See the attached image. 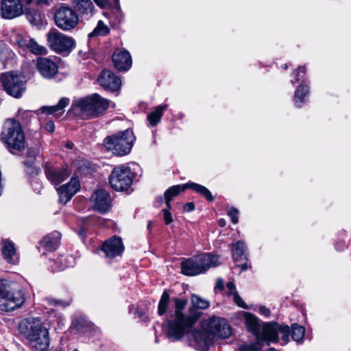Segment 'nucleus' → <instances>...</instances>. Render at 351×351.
<instances>
[{
	"instance_id": "4c0bfd02",
	"label": "nucleus",
	"mask_w": 351,
	"mask_h": 351,
	"mask_svg": "<svg viewBox=\"0 0 351 351\" xmlns=\"http://www.w3.org/2000/svg\"><path fill=\"white\" fill-rule=\"evenodd\" d=\"M108 32L109 28L108 26L102 21H99L96 27L88 34V36L90 38L96 36H106Z\"/></svg>"
},
{
	"instance_id": "f704fd0d",
	"label": "nucleus",
	"mask_w": 351,
	"mask_h": 351,
	"mask_svg": "<svg viewBox=\"0 0 351 351\" xmlns=\"http://www.w3.org/2000/svg\"><path fill=\"white\" fill-rule=\"evenodd\" d=\"M169 299L170 297L168 291H165L162 293L158 303V313L159 315H162L167 312L169 306Z\"/></svg>"
},
{
	"instance_id": "864d4df0",
	"label": "nucleus",
	"mask_w": 351,
	"mask_h": 351,
	"mask_svg": "<svg viewBox=\"0 0 351 351\" xmlns=\"http://www.w3.org/2000/svg\"><path fill=\"white\" fill-rule=\"evenodd\" d=\"M226 224V220L223 219H220L219 220V225L221 226V227H224Z\"/></svg>"
},
{
	"instance_id": "39448f33",
	"label": "nucleus",
	"mask_w": 351,
	"mask_h": 351,
	"mask_svg": "<svg viewBox=\"0 0 351 351\" xmlns=\"http://www.w3.org/2000/svg\"><path fill=\"white\" fill-rule=\"evenodd\" d=\"M25 301L21 290L12 289L8 280L0 279V311L12 312L21 308Z\"/></svg>"
},
{
	"instance_id": "2f4dec72",
	"label": "nucleus",
	"mask_w": 351,
	"mask_h": 351,
	"mask_svg": "<svg viewBox=\"0 0 351 351\" xmlns=\"http://www.w3.org/2000/svg\"><path fill=\"white\" fill-rule=\"evenodd\" d=\"M226 287L228 289V294L232 296L234 303L241 308H247V305L239 295L234 284L232 282H229L227 283Z\"/></svg>"
},
{
	"instance_id": "f257e3e1",
	"label": "nucleus",
	"mask_w": 351,
	"mask_h": 351,
	"mask_svg": "<svg viewBox=\"0 0 351 351\" xmlns=\"http://www.w3.org/2000/svg\"><path fill=\"white\" fill-rule=\"evenodd\" d=\"M174 302L175 313L168 319L165 332L170 339L178 341L191 331L199 317L200 313L197 311V309H206L209 307L210 302L198 295L192 294L191 297L192 306L189 308V314L185 315L183 311L186 306L187 300L175 298Z\"/></svg>"
},
{
	"instance_id": "de8ad7c7",
	"label": "nucleus",
	"mask_w": 351,
	"mask_h": 351,
	"mask_svg": "<svg viewBox=\"0 0 351 351\" xmlns=\"http://www.w3.org/2000/svg\"><path fill=\"white\" fill-rule=\"evenodd\" d=\"M114 2H117L118 0H114ZM95 3L101 8H104L108 3V0H94Z\"/></svg>"
},
{
	"instance_id": "4468645a",
	"label": "nucleus",
	"mask_w": 351,
	"mask_h": 351,
	"mask_svg": "<svg viewBox=\"0 0 351 351\" xmlns=\"http://www.w3.org/2000/svg\"><path fill=\"white\" fill-rule=\"evenodd\" d=\"M204 328L211 336L228 338L231 335V329L225 319L213 317L206 322Z\"/></svg>"
},
{
	"instance_id": "ea45409f",
	"label": "nucleus",
	"mask_w": 351,
	"mask_h": 351,
	"mask_svg": "<svg viewBox=\"0 0 351 351\" xmlns=\"http://www.w3.org/2000/svg\"><path fill=\"white\" fill-rule=\"evenodd\" d=\"M59 262L62 264L60 267V269H64L73 265L74 258L71 256H62L59 259Z\"/></svg>"
},
{
	"instance_id": "cd10ccee",
	"label": "nucleus",
	"mask_w": 351,
	"mask_h": 351,
	"mask_svg": "<svg viewBox=\"0 0 351 351\" xmlns=\"http://www.w3.org/2000/svg\"><path fill=\"white\" fill-rule=\"evenodd\" d=\"M61 234L59 232H53L47 235L42 240V244L49 250H55L60 244Z\"/></svg>"
},
{
	"instance_id": "f3484780",
	"label": "nucleus",
	"mask_w": 351,
	"mask_h": 351,
	"mask_svg": "<svg viewBox=\"0 0 351 351\" xmlns=\"http://www.w3.org/2000/svg\"><path fill=\"white\" fill-rule=\"evenodd\" d=\"M80 182L76 178H71L70 182L57 189L60 201L63 204L67 203L79 191Z\"/></svg>"
},
{
	"instance_id": "bb28decb",
	"label": "nucleus",
	"mask_w": 351,
	"mask_h": 351,
	"mask_svg": "<svg viewBox=\"0 0 351 351\" xmlns=\"http://www.w3.org/2000/svg\"><path fill=\"white\" fill-rule=\"evenodd\" d=\"M243 318L248 330L253 333L256 337H261L260 326L257 317L250 313L244 312Z\"/></svg>"
},
{
	"instance_id": "72a5a7b5",
	"label": "nucleus",
	"mask_w": 351,
	"mask_h": 351,
	"mask_svg": "<svg viewBox=\"0 0 351 351\" xmlns=\"http://www.w3.org/2000/svg\"><path fill=\"white\" fill-rule=\"evenodd\" d=\"M26 16L29 23L33 25L38 26L43 23L44 16L36 10H29Z\"/></svg>"
},
{
	"instance_id": "79ce46f5",
	"label": "nucleus",
	"mask_w": 351,
	"mask_h": 351,
	"mask_svg": "<svg viewBox=\"0 0 351 351\" xmlns=\"http://www.w3.org/2000/svg\"><path fill=\"white\" fill-rule=\"evenodd\" d=\"M228 215L231 218L233 223L236 224L239 221V210L234 207H230L228 210Z\"/></svg>"
},
{
	"instance_id": "58836bf2",
	"label": "nucleus",
	"mask_w": 351,
	"mask_h": 351,
	"mask_svg": "<svg viewBox=\"0 0 351 351\" xmlns=\"http://www.w3.org/2000/svg\"><path fill=\"white\" fill-rule=\"evenodd\" d=\"M11 51L4 44L0 43V63L4 64V62L10 56Z\"/></svg>"
},
{
	"instance_id": "f03ea898",
	"label": "nucleus",
	"mask_w": 351,
	"mask_h": 351,
	"mask_svg": "<svg viewBox=\"0 0 351 351\" xmlns=\"http://www.w3.org/2000/svg\"><path fill=\"white\" fill-rule=\"evenodd\" d=\"M19 330L36 350L45 351L49 348V330L40 318L27 317L23 319L19 324Z\"/></svg>"
},
{
	"instance_id": "9b49d317",
	"label": "nucleus",
	"mask_w": 351,
	"mask_h": 351,
	"mask_svg": "<svg viewBox=\"0 0 351 351\" xmlns=\"http://www.w3.org/2000/svg\"><path fill=\"white\" fill-rule=\"evenodd\" d=\"M56 25L63 31L74 29L79 22V16L75 10L69 6L62 5L54 14Z\"/></svg>"
},
{
	"instance_id": "c756f323",
	"label": "nucleus",
	"mask_w": 351,
	"mask_h": 351,
	"mask_svg": "<svg viewBox=\"0 0 351 351\" xmlns=\"http://www.w3.org/2000/svg\"><path fill=\"white\" fill-rule=\"evenodd\" d=\"M167 105L158 106L156 108L155 110L147 115V121L151 126L156 125L161 119L163 114V111L167 109Z\"/></svg>"
},
{
	"instance_id": "aec40b11",
	"label": "nucleus",
	"mask_w": 351,
	"mask_h": 351,
	"mask_svg": "<svg viewBox=\"0 0 351 351\" xmlns=\"http://www.w3.org/2000/svg\"><path fill=\"white\" fill-rule=\"evenodd\" d=\"M16 43L21 48H27L32 53L36 55H43L47 53V49L39 45L34 39L29 36L19 34L16 38Z\"/></svg>"
},
{
	"instance_id": "8fccbe9b",
	"label": "nucleus",
	"mask_w": 351,
	"mask_h": 351,
	"mask_svg": "<svg viewBox=\"0 0 351 351\" xmlns=\"http://www.w3.org/2000/svg\"><path fill=\"white\" fill-rule=\"evenodd\" d=\"M36 4L38 6L42 5L48 6L49 5V0H36Z\"/></svg>"
},
{
	"instance_id": "393cba45",
	"label": "nucleus",
	"mask_w": 351,
	"mask_h": 351,
	"mask_svg": "<svg viewBox=\"0 0 351 351\" xmlns=\"http://www.w3.org/2000/svg\"><path fill=\"white\" fill-rule=\"evenodd\" d=\"M47 179L53 184L58 185L64 181L71 174L68 167L60 169H53L49 167L45 169Z\"/></svg>"
},
{
	"instance_id": "6ab92c4d",
	"label": "nucleus",
	"mask_w": 351,
	"mask_h": 351,
	"mask_svg": "<svg viewBox=\"0 0 351 351\" xmlns=\"http://www.w3.org/2000/svg\"><path fill=\"white\" fill-rule=\"evenodd\" d=\"M36 68L45 78H52L58 73V66L57 64L47 58H38L36 60Z\"/></svg>"
},
{
	"instance_id": "ddd939ff",
	"label": "nucleus",
	"mask_w": 351,
	"mask_h": 351,
	"mask_svg": "<svg viewBox=\"0 0 351 351\" xmlns=\"http://www.w3.org/2000/svg\"><path fill=\"white\" fill-rule=\"evenodd\" d=\"M186 189H191L195 192L202 195L205 198L209 201L214 199L210 191L205 186L194 182H189L182 185H175L170 187L165 193V198L167 207L171 209L170 202L173 197L178 195L181 191H184Z\"/></svg>"
},
{
	"instance_id": "5701e85b",
	"label": "nucleus",
	"mask_w": 351,
	"mask_h": 351,
	"mask_svg": "<svg viewBox=\"0 0 351 351\" xmlns=\"http://www.w3.org/2000/svg\"><path fill=\"white\" fill-rule=\"evenodd\" d=\"M194 347L200 351H206L212 343L213 337L207 330L193 332Z\"/></svg>"
},
{
	"instance_id": "37998d69",
	"label": "nucleus",
	"mask_w": 351,
	"mask_h": 351,
	"mask_svg": "<svg viewBox=\"0 0 351 351\" xmlns=\"http://www.w3.org/2000/svg\"><path fill=\"white\" fill-rule=\"evenodd\" d=\"M306 69L303 66H300L298 69L297 73H295V77L294 80H291V83L293 84L295 82H299L300 80H303V77L305 75Z\"/></svg>"
},
{
	"instance_id": "4d7b16f0",
	"label": "nucleus",
	"mask_w": 351,
	"mask_h": 351,
	"mask_svg": "<svg viewBox=\"0 0 351 351\" xmlns=\"http://www.w3.org/2000/svg\"><path fill=\"white\" fill-rule=\"evenodd\" d=\"M27 4H31L34 0H25Z\"/></svg>"
},
{
	"instance_id": "5fc2aeb1",
	"label": "nucleus",
	"mask_w": 351,
	"mask_h": 351,
	"mask_svg": "<svg viewBox=\"0 0 351 351\" xmlns=\"http://www.w3.org/2000/svg\"><path fill=\"white\" fill-rule=\"evenodd\" d=\"M85 231H86V228L82 227V228L80 229V234H83L85 232Z\"/></svg>"
},
{
	"instance_id": "1a4fd4ad",
	"label": "nucleus",
	"mask_w": 351,
	"mask_h": 351,
	"mask_svg": "<svg viewBox=\"0 0 351 351\" xmlns=\"http://www.w3.org/2000/svg\"><path fill=\"white\" fill-rule=\"evenodd\" d=\"M48 46L58 53H69L75 46L74 39L57 29H51L47 34Z\"/></svg>"
},
{
	"instance_id": "423d86ee",
	"label": "nucleus",
	"mask_w": 351,
	"mask_h": 351,
	"mask_svg": "<svg viewBox=\"0 0 351 351\" xmlns=\"http://www.w3.org/2000/svg\"><path fill=\"white\" fill-rule=\"evenodd\" d=\"M2 141L6 145L9 151L15 154L21 152L25 147V138L19 122L8 121L1 134Z\"/></svg>"
},
{
	"instance_id": "e433bc0d",
	"label": "nucleus",
	"mask_w": 351,
	"mask_h": 351,
	"mask_svg": "<svg viewBox=\"0 0 351 351\" xmlns=\"http://www.w3.org/2000/svg\"><path fill=\"white\" fill-rule=\"evenodd\" d=\"M305 334V329L303 326H300L297 324H294L291 326V337L292 339L297 341H301Z\"/></svg>"
},
{
	"instance_id": "680f3d73",
	"label": "nucleus",
	"mask_w": 351,
	"mask_h": 351,
	"mask_svg": "<svg viewBox=\"0 0 351 351\" xmlns=\"http://www.w3.org/2000/svg\"><path fill=\"white\" fill-rule=\"evenodd\" d=\"M38 169H35V170H34V173H35L36 174H37V173H38Z\"/></svg>"
},
{
	"instance_id": "c9c22d12",
	"label": "nucleus",
	"mask_w": 351,
	"mask_h": 351,
	"mask_svg": "<svg viewBox=\"0 0 351 351\" xmlns=\"http://www.w3.org/2000/svg\"><path fill=\"white\" fill-rule=\"evenodd\" d=\"M263 347L261 337H256V341L250 344H242L239 351H260Z\"/></svg>"
},
{
	"instance_id": "052dcab7",
	"label": "nucleus",
	"mask_w": 351,
	"mask_h": 351,
	"mask_svg": "<svg viewBox=\"0 0 351 351\" xmlns=\"http://www.w3.org/2000/svg\"><path fill=\"white\" fill-rule=\"evenodd\" d=\"M158 201H159L160 202H162V197H158Z\"/></svg>"
},
{
	"instance_id": "20e7f679",
	"label": "nucleus",
	"mask_w": 351,
	"mask_h": 351,
	"mask_svg": "<svg viewBox=\"0 0 351 351\" xmlns=\"http://www.w3.org/2000/svg\"><path fill=\"white\" fill-rule=\"evenodd\" d=\"M220 265L218 256L204 253L185 259L181 263L182 273L186 276H197L213 267Z\"/></svg>"
},
{
	"instance_id": "a878e982",
	"label": "nucleus",
	"mask_w": 351,
	"mask_h": 351,
	"mask_svg": "<svg viewBox=\"0 0 351 351\" xmlns=\"http://www.w3.org/2000/svg\"><path fill=\"white\" fill-rule=\"evenodd\" d=\"M69 98L62 97L57 105L42 107L41 111L47 114H53L56 118H59L64 113V108L69 105Z\"/></svg>"
},
{
	"instance_id": "4be33fe9",
	"label": "nucleus",
	"mask_w": 351,
	"mask_h": 351,
	"mask_svg": "<svg viewBox=\"0 0 351 351\" xmlns=\"http://www.w3.org/2000/svg\"><path fill=\"white\" fill-rule=\"evenodd\" d=\"M71 3L82 19L88 20L94 14L95 6L91 0H71Z\"/></svg>"
},
{
	"instance_id": "603ef678",
	"label": "nucleus",
	"mask_w": 351,
	"mask_h": 351,
	"mask_svg": "<svg viewBox=\"0 0 351 351\" xmlns=\"http://www.w3.org/2000/svg\"><path fill=\"white\" fill-rule=\"evenodd\" d=\"M65 147L69 149H71L74 147V144L71 141H67L65 144Z\"/></svg>"
},
{
	"instance_id": "0eeeda50",
	"label": "nucleus",
	"mask_w": 351,
	"mask_h": 351,
	"mask_svg": "<svg viewBox=\"0 0 351 351\" xmlns=\"http://www.w3.org/2000/svg\"><path fill=\"white\" fill-rule=\"evenodd\" d=\"M135 138L132 130L128 129L107 136L104 141V145L114 154L124 156L130 152Z\"/></svg>"
},
{
	"instance_id": "6e6d98bb",
	"label": "nucleus",
	"mask_w": 351,
	"mask_h": 351,
	"mask_svg": "<svg viewBox=\"0 0 351 351\" xmlns=\"http://www.w3.org/2000/svg\"><path fill=\"white\" fill-rule=\"evenodd\" d=\"M282 68L285 70H287L288 69V65L287 64H285L282 66Z\"/></svg>"
},
{
	"instance_id": "6e6552de",
	"label": "nucleus",
	"mask_w": 351,
	"mask_h": 351,
	"mask_svg": "<svg viewBox=\"0 0 351 351\" xmlns=\"http://www.w3.org/2000/svg\"><path fill=\"white\" fill-rule=\"evenodd\" d=\"M4 90L9 95L19 98L26 90L25 77L14 72L3 73L0 78Z\"/></svg>"
},
{
	"instance_id": "a19ab883",
	"label": "nucleus",
	"mask_w": 351,
	"mask_h": 351,
	"mask_svg": "<svg viewBox=\"0 0 351 351\" xmlns=\"http://www.w3.org/2000/svg\"><path fill=\"white\" fill-rule=\"evenodd\" d=\"M46 302H47V304L49 306H62V307L67 306L71 303V300L63 301V300H55L53 298H47Z\"/></svg>"
},
{
	"instance_id": "c85d7f7f",
	"label": "nucleus",
	"mask_w": 351,
	"mask_h": 351,
	"mask_svg": "<svg viewBox=\"0 0 351 351\" xmlns=\"http://www.w3.org/2000/svg\"><path fill=\"white\" fill-rule=\"evenodd\" d=\"M308 93V87L307 85L302 84L295 91L294 103L298 108H301L305 102V97Z\"/></svg>"
},
{
	"instance_id": "7c9ffc66",
	"label": "nucleus",
	"mask_w": 351,
	"mask_h": 351,
	"mask_svg": "<svg viewBox=\"0 0 351 351\" xmlns=\"http://www.w3.org/2000/svg\"><path fill=\"white\" fill-rule=\"evenodd\" d=\"M2 253L4 258L8 263H14L16 252L12 243L8 241H5L3 245Z\"/></svg>"
},
{
	"instance_id": "49530a36",
	"label": "nucleus",
	"mask_w": 351,
	"mask_h": 351,
	"mask_svg": "<svg viewBox=\"0 0 351 351\" xmlns=\"http://www.w3.org/2000/svg\"><path fill=\"white\" fill-rule=\"evenodd\" d=\"M195 209V205L193 202H189L184 206V210L191 212Z\"/></svg>"
},
{
	"instance_id": "e2e57ef3",
	"label": "nucleus",
	"mask_w": 351,
	"mask_h": 351,
	"mask_svg": "<svg viewBox=\"0 0 351 351\" xmlns=\"http://www.w3.org/2000/svg\"><path fill=\"white\" fill-rule=\"evenodd\" d=\"M73 351H78V350H73Z\"/></svg>"
},
{
	"instance_id": "7ed1b4c3",
	"label": "nucleus",
	"mask_w": 351,
	"mask_h": 351,
	"mask_svg": "<svg viewBox=\"0 0 351 351\" xmlns=\"http://www.w3.org/2000/svg\"><path fill=\"white\" fill-rule=\"evenodd\" d=\"M110 102L97 93L79 100L73 105L75 114L83 118H94L103 114L109 107Z\"/></svg>"
},
{
	"instance_id": "bf43d9fd",
	"label": "nucleus",
	"mask_w": 351,
	"mask_h": 351,
	"mask_svg": "<svg viewBox=\"0 0 351 351\" xmlns=\"http://www.w3.org/2000/svg\"><path fill=\"white\" fill-rule=\"evenodd\" d=\"M247 269V265L246 264H244L242 265V270H245Z\"/></svg>"
},
{
	"instance_id": "09e8293b",
	"label": "nucleus",
	"mask_w": 351,
	"mask_h": 351,
	"mask_svg": "<svg viewBox=\"0 0 351 351\" xmlns=\"http://www.w3.org/2000/svg\"><path fill=\"white\" fill-rule=\"evenodd\" d=\"M45 128L49 132L52 133L55 130V125H54L53 122H52V121L47 122L45 125Z\"/></svg>"
},
{
	"instance_id": "473e14b6",
	"label": "nucleus",
	"mask_w": 351,
	"mask_h": 351,
	"mask_svg": "<svg viewBox=\"0 0 351 351\" xmlns=\"http://www.w3.org/2000/svg\"><path fill=\"white\" fill-rule=\"evenodd\" d=\"M232 257L235 261L243 258L246 259V246L243 241H238L234 245L232 250Z\"/></svg>"
},
{
	"instance_id": "dca6fc26",
	"label": "nucleus",
	"mask_w": 351,
	"mask_h": 351,
	"mask_svg": "<svg viewBox=\"0 0 351 351\" xmlns=\"http://www.w3.org/2000/svg\"><path fill=\"white\" fill-rule=\"evenodd\" d=\"M94 208L100 213H106L110 208V197L109 193L104 190L96 191L90 197Z\"/></svg>"
},
{
	"instance_id": "f8f14e48",
	"label": "nucleus",
	"mask_w": 351,
	"mask_h": 351,
	"mask_svg": "<svg viewBox=\"0 0 351 351\" xmlns=\"http://www.w3.org/2000/svg\"><path fill=\"white\" fill-rule=\"evenodd\" d=\"M290 328L287 325H278L276 323H267L263 326L261 332L263 344L267 342L269 345L270 342L276 343L278 341V334L283 335L282 339L287 343L289 341L290 335Z\"/></svg>"
},
{
	"instance_id": "b1692460",
	"label": "nucleus",
	"mask_w": 351,
	"mask_h": 351,
	"mask_svg": "<svg viewBox=\"0 0 351 351\" xmlns=\"http://www.w3.org/2000/svg\"><path fill=\"white\" fill-rule=\"evenodd\" d=\"M112 61L119 70H128L132 65V58L130 53L125 49H117L112 55Z\"/></svg>"
},
{
	"instance_id": "412c9836",
	"label": "nucleus",
	"mask_w": 351,
	"mask_h": 351,
	"mask_svg": "<svg viewBox=\"0 0 351 351\" xmlns=\"http://www.w3.org/2000/svg\"><path fill=\"white\" fill-rule=\"evenodd\" d=\"M124 250L121 239L118 237H112L107 240L102 245V250L106 256L113 258L120 255Z\"/></svg>"
},
{
	"instance_id": "c03bdc74",
	"label": "nucleus",
	"mask_w": 351,
	"mask_h": 351,
	"mask_svg": "<svg viewBox=\"0 0 351 351\" xmlns=\"http://www.w3.org/2000/svg\"><path fill=\"white\" fill-rule=\"evenodd\" d=\"M168 207L162 210L164 220L166 224H170L173 221L171 213L169 210Z\"/></svg>"
},
{
	"instance_id": "a211bd4d",
	"label": "nucleus",
	"mask_w": 351,
	"mask_h": 351,
	"mask_svg": "<svg viewBox=\"0 0 351 351\" xmlns=\"http://www.w3.org/2000/svg\"><path fill=\"white\" fill-rule=\"evenodd\" d=\"M99 84L105 89L114 92L121 85V79L110 71H104L98 77Z\"/></svg>"
},
{
	"instance_id": "2eb2a0df",
	"label": "nucleus",
	"mask_w": 351,
	"mask_h": 351,
	"mask_svg": "<svg viewBox=\"0 0 351 351\" xmlns=\"http://www.w3.org/2000/svg\"><path fill=\"white\" fill-rule=\"evenodd\" d=\"M23 13V6L20 0H2L1 14L8 19L15 18Z\"/></svg>"
},
{
	"instance_id": "3c124183",
	"label": "nucleus",
	"mask_w": 351,
	"mask_h": 351,
	"mask_svg": "<svg viewBox=\"0 0 351 351\" xmlns=\"http://www.w3.org/2000/svg\"><path fill=\"white\" fill-rule=\"evenodd\" d=\"M216 287L220 289H223V281L221 279H219L217 282Z\"/></svg>"
},
{
	"instance_id": "13d9d810",
	"label": "nucleus",
	"mask_w": 351,
	"mask_h": 351,
	"mask_svg": "<svg viewBox=\"0 0 351 351\" xmlns=\"http://www.w3.org/2000/svg\"><path fill=\"white\" fill-rule=\"evenodd\" d=\"M267 351H278V350H277L276 349H275L274 348H269Z\"/></svg>"
},
{
	"instance_id": "9d476101",
	"label": "nucleus",
	"mask_w": 351,
	"mask_h": 351,
	"mask_svg": "<svg viewBox=\"0 0 351 351\" xmlns=\"http://www.w3.org/2000/svg\"><path fill=\"white\" fill-rule=\"evenodd\" d=\"M134 178V173L130 168L121 165L114 168L110 177V184L116 191L127 190L132 184Z\"/></svg>"
},
{
	"instance_id": "a18cd8bd",
	"label": "nucleus",
	"mask_w": 351,
	"mask_h": 351,
	"mask_svg": "<svg viewBox=\"0 0 351 351\" xmlns=\"http://www.w3.org/2000/svg\"><path fill=\"white\" fill-rule=\"evenodd\" d=\"M258 312L261 315L265 317H269L270 314V311L266 306H261L259 307Z\"/></svg>"
}]
</instances>
